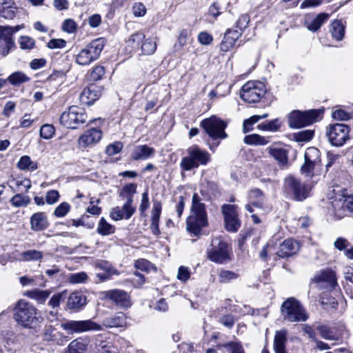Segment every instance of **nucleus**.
<instances>
[{
  "label": "nucleus",
  "mask_w": 353,
  "mask_h": 353,
  "mask_svg": "<svg viewBox=\"0 0 353 353\" xmlns=\"http://www.w3.org/2000/svg\"><path fill=\"white\" fill-rule=\"evenodd\" d=\"M208 225V214L205 205L201 199L194 193L192 199L190 214L186 220L187 230L194 236H199L203 228Z\"/></svg>",
  "instance_id": "nucleus-1"
},
{
  "label": "nucleus",
  "mask_w": 353,
  "mask_h": 353,
  "mask_svg": "<svg viewBox=\"0 0 353 353\" xmlns=\"http://www.w3.org/2000/svg\"><path fill=\"white\" fill-rule=\"evenodd\" d=\"M13 315L15 321L24 328L34 329L40 322L37 308L23 299L17 303Z\"/></svg>",
  "instance_id": "nucleus-2"
},
{
  "label": "nucleus",
  "mask_w": 353,
  "mask_h": 353,
  "mask_svg": "<svg viewBox=\"0 0 353 353\" xmlns=\"http://www.w3.org/2000/svg\"><path fill=\"white\" fill-rule=\"evenodd\" d=\"M281 313L283 319L290 323L306 321L309 314L301 303L295 298L287 299L281 306Z\"/></svg>",
  "instance_id": "nucleus-3"
},
{
  "label": "nucleus",
  "mask_w": 353,
  "mask_h": 353,
  "mask_svg": "<svg viewBox=\"0 0 353 353\" xmlns=\"http://www.w3.org/2000/svg\"><path fill=\"white\" fill-rule=\"evenodd\" d=\"M188 156L182 158L180 167L183 171L197 168L200 165H205L211 160V156L206 150L193 145L187 150Z\"/></svg>",
  "instance_id": "nucleus-4"
},
{
  "label": "nucleus",
  "mask_w": 353,
  "mask_h": 353,
  "mask_svg": "<svg viewBox=\"0 0 353 353\" xmlns=\"http://www.w3.org/2000/svg\"><path fill=\"white\" fill-rule=\"evenodd\" d=\"M231 247L221 237L214 238L207 249L208 259L218 264L228 263L231 260Z\"/></svg>",
  "instance_id": "nucleus-5"
},
{
  "label": "nucleus",
  "mask_w": 353,
  "mask_h": 353,
  "mask_svg": "<svg viewBox=\"0 0 353 353\" xmlns=\"http://www.w3.org/2000/svg\"><path fill=\"white\" fill-rule=\"evenodd\" d=\"M323 110L307 111L293 110L288 116V124L291 128H300L321 120Z\"/></svg>",
  "instance_id": "nucleus-6"
},
{
  "label": "nucleus",
  "mask_w": 353,
  "mask_h": 353,
  "mask_svg": "<svg viewBox=\"0 0 353 353\" xmlns=\"http://www.w3.org/2000/svg\"><path fill=\"white\" fill-rule=\"evenodd\" d=\"M105 46V40L99 38L93 40L90 43L81 49L76 56V62L81 65H88L99 59Z\"/></svg>",
  "instance_id": "nucleus-7"
},
{
  "label": "nucleus",
  "mask_w": 353,
  "mask_h": 353,
  "mask_svg": "<svg viewBox=\"0 0 353 353\" xmlns=\"http://www.w3.org/2000/svg\"><path fill=\"white\" fill-rule=\"evenodd\" d=\"M87 114L85 110L78 106H70L60 116V123L70 129H77L80 125L85 123Z\"/></svg>",
  "instance_id": "nucleus-8"
},
{
  "label": "nucleus",
  "mask_w": 353,
  "mask_h": 353,
  "mask_svg": "<svg viewBox=\"0 0 353 353\" xmlns=\"http://www.w3.org/2000/svg\"><path fill=\"white\" fill-rule=\"evenodd\" d=\"M283 189L286 194L298 201H302L309 196L310 188L307 184L292 175L285 178Z\"/></svg>",
  "instance_id": "nucleus-9"
},
{
  "label": "nucleus",
  "mask_w": 353,
  "mask_h": 353,
  "mask_svg": "<svg viewBox=\"0 0 353 353\" xmlns=\"http://www.w3.org/2000/svg\"><path fill=\"white\" fill-rule=\"evenodd\" d=\"M201 126L213 140L223 139L227 137L225 129L227 123L216 116H212L203 119Z\"/></svg>",
  "instance_id": "nucleus-10"
},
{
  "label": "nucleus",
  "mask_w": 353,
  "mask_h": 353,
  "mask_svg": "<svg viewBox=\"0 0 353 353\" xmlns=\"http://www.w3.org/2000/svg\"><path fill=\"white\" fill-rule=\"evenodd\" d=\"M347 212L353 213V195L340 196L331 201L329 212L336 220L344 218Z\"/></svg>",
  "instance_id": "nucleus-11"
},
{
  "label": "nucleus",
  "mask_w": 353,
  "mask_h": 353,
  "mask_svg": "<svg viewBox=\"0 0 353 353\" xmlns=\"http://www.w3.org/2000/svg\"><path fill=\"white\" fill-rule=\"evenodd\" d=\"M265 93V85L263 83L250 81L242 87L241 97L248 103H255L260 101Z\"/></svg>",
  "instance_id": "nucleus-12"
},
{
  "label": "nucleus",
  "mask_w": 353,
  "mask_h": 353,
  "mask_svg": "<svg viewBox=\"0 0 353 353\" xmlns=\"http://www.w3.org/2000/svg\"><path fill=\"white\" fill-rule=\"evenodd\" d=\"M350 128L343 123L330 125L327 128L326 136L330 143L336 147L342 146L349 139Z\"/></svg>",
  "instance_id": "nucleus-13"
},
{
  "label": "nucleus",
  "mask_w": 353,
  "mask_h": 353,
  "mask_svg": "<svg viewBox=\"0 0 353 353\" xmlns=\"http://www.w3.org/2000/svg\"><path fill=\"white\" fill-rule=\"evenodd\" d=\"M56 325L59 327H54V330L61 328L70 331H97L101 330V326L91 319L85 321H59Z\"/></svg>",
  "instance_id": "nucleus-14"
},
{
  "label": "nucleus",
  "mask_w": 353,
  "mask_h": 353,
  "mask_svg": "<svg viewBox=\"0 0 353 353\" xmlns=\"http://www.w3.org/2000/svg\"><path fill=\"white\" fill-rule=\"evenodd\" d=\"M236 205L224 204L221 211L224 215L225 228L230 232H236L241 226V221L238 218Z\"/></svg>",
  "instance_id": "nucleus-15"
},
{
  "label": "nucleus",
  "mask_w": 353,
  "mask_h": 353,
  "mask_svg": "<svg viewBox=\"0 0 353 353\" xmlns=\"http://www.w3.org/2000/svg\"><path fill=\"white\" fill-rule=\"evenodd\" d=\"M102 131L92 128L85 131L78 139L77 144L80 149L92 148L97 144L102 138Z\"/></svg>",
  "instance_id": "nucleus-16"
},
{
  "label": "nucleus",
  "mask_w": 353,
  "mask_h": 353,
  "mask_svg": "<svg viewBox=\"0 0 353 353\" xmlns=\"http://www.w3.org/2000/svg\"><path fill=\"white\" fill-rule=\"evenodd\" d=\"M313 282L319 285V287L327 290L334 288L337 285L335 273L330 269H327L314 275Z\"/></svg>",
  "instance_id": "nucleus-17"
},
{
  "label": "nucleus",
  "mask_w": 353,
  "mask_h": 353,
  "mask_svg": "<svg viewBox=\"0 0 353 353\" xmlns=\"http://www.w3.org/2000/svg\"><path fill=\"white\" fill-rule=\"evenodd\" d=\"M103 294L104 299L110 300L121 307H128L131 305L130 295L124 290L114 289L105 291Z\"/></svg>",
  "instance_id": "nucleus-18"
},
{
  "label": "nucleus",
  "mask_w": 353,
  "mask_h": 353,
  "mask_svg": "<svg viewBox=\"0 0 353 353\" xmlns=\"http://www.w3.org/2000/svg\"><path fill=\"white\" fill-rule=\"evenodd\" d=\"M14 46L12 29L10 26H0V54L6 56Z\"/></svg>",
  "instance_id": "nucleus-19"
},
{
  "label": "nucleus",
  "mask_w": 353,
  "mask_h": 353,
  "mask_svg": "<svg viewBox=\"0 0 353 353\" xmlns=\"http://www.w3.org/2000/svg\"><path fill=\"white\" fill-rule=\"evenodd\" d=\"M305 163L301 167L302 173L310 174L313 171L319 158V151L315 148H309L305 152Z\"/></svg>",
  "instance_id": "nucleus-20"
},
{
  "label": "nucleus",
  "mask_w": 353,
  "mask_h": 353,
  "mask_svg": "<svg viewBox=\"0 0 353 353\" xmlns=\"http://www.w3.org/2000/svg\"><path fill=\"white\" fill-rule=\"evenodd\" d=\"M87 304V296L80 291L72 292L67 301V307L69 310L79 311L82 310Z\"/></svg>",
  "instance_id": "nucleus-21"
},
{
  "label": "nucleus",
  "mask_w": 353,
  "mask_h": 353,
  "mask_svg": "<svg viewBox=\"0 0 353 353\" xmlns=\"http://www.w3.org/2000/svg\"><path fill=\"white\" fill-rule=\"evenodd\" d=\"M136 208L132 204L124 203L122 207L117 206L112 208L110 212V216L112 219L119 221L122 219H129L135 212Z\"/></svg>",
  "instance_id": "nucleus-22"
},
{
  "label": "nucleus",
  "mask_w": 353,
  "mask_h": 353,
  "mask_svg": "<svg viewBox=\"0 0 353 353\" xmlns=\"http://www.w3.org/2000/svg\"><path fill=\"white\" fill-rule=\"evenodd\" d=\"M155 150L148 145H139L133 148L130 157L134 161H144L152 157Z\"/></svg>",
  "instance_id": "nucleus-23"
},
{
  "label": "nucleus",
  "mask_w": 353,
  "mask_h": 353,
  "mask_svg": "<svg viewBox=\"0 0 353 353\" xmlns=\"http://www.w3.org/2000/svg\"><path fill=\"white\" fill-rule=\"evenodd\" d=\"M100 95V89L94 84H90L82 91L80 100L83 103L90 105L99 98Z\"/></svg>",
  "instance_id": "nucleus-24"
},
{
  "label": "nucleus",
  "mask_w": 353,
  "mask_h": 353,
  "mask_svg": "<svg viewBox=\"0 0 353 353\" xmlns=\"http://www.w3.org/2000/svg\"><path fill=\"white\" fill-rule=\"evenodd\" d=\"M299 244L293 239L284 241L279 246L277 255L281 258H287L298 252Z\"/></svg>",
  "instance_id": "nucleus-25"
},
{
  "label": "nucleus",
  "mask_w": 353,
  "mask_h": 353,
  "mask_svg": "<svg viewBox=\"0 0 353 353\" xmlns=\"http://www.w3.org/2000/svg\"><path fill=\"white\" fill-rule=\"evenodd\" d=\"M241 36V32L237 30L228 29L224 34L223 39L220 44V49L223 52H228L232 49L238 39Z\"/></svg>",
  "instance_id": "nucleus-26"
},
{
  "label": "nucleus",
  "mask_w": 353,
  "mask_h": 353,
  "mask_svg": "<svg viewBox=\"0 0 353 353\" xmlns=\"http://www.w3.org/2000/svg\"><path fill=\"white\" fill-rule=\"evenodd\" d=\"M162 205L161 201H153L152 209L151 211V225L150 229L153 234L159 236L161 233L159 225L160 216L161 214Z\"/></svg>",
  "instance_id": "nucleus-27"
},
{
  "label": "nucleus",
  "mask_w": 353,
  "mask_h": 353,
  "mask_svg": "<svg viewBox=\"0 0 353 353\" xmlns=\"http://www.w3.org/2000/svg\"><path fill=\"white\" fill-rule=\"evenodd\" d=\"M18 11L12 0H0V17L5 19H13Z\"/></svg>",
  "instance_id": "nucleus-28"
},
{
  "label": "nucleus",
  "mask_w": 353,
  "mask_h": 353,
  "mask_svg": "<svg viewBox=\"0 0 353 353\" xmlns=\"http://www.w3.org/2000/svg\"><path fill=\"white\" fill-rule=\"evenodd\" d=\"M49 225L47 216L44 212L34 213L30 218L31 229L34 231L46 230Z\"/></svg>",
  "instance_id": "nucleus-29"
},
{
  "label": "nucleus",
  "mask_w": 353,
  "mask_h": 353,
  "mask_svg": "<svg viewBox=\"0 0 353 353\" xmlns=\"http://www.w3.org/2000/svg\"><path fill=\"white\" fill-rule=\"evenodd\" d=\"M269 154L280 165H285L288 163L287 151L275 145H271L267 148Z\"/></svg>",
  "instance_id": "nucleus-30"
},
{
  "label": "nucleus",
  "mask_w": 353,
  "mask_h": 353,
  "mask_svg": "<svg viewBox=\"0 0 353 353\" xmlns=\"http://www.w3.org/2000/svg\"><path fill=\"white\" fill-rule=\"evenodd\" d=\"M50 294L51 292L48 290H41L39 289H34L26 291V292H24V296L35 300L38 303L43 304L50 296Z\"/></svg>",
  "instance_id": "nucleus-31"
},
{
  "label": "nucleus",
  "mask_w": 353,
  "mask_h": 353,
  "mask_svg": "<svg viewBox=\"0 0 353 353\" xmlns=\"http://www.w3.org/2000/svg\"><path fill=\"white\" fill-rule=\"evenodd\" d=\"M329 14L325 13L319 14L312 21L307 20L305 22L307 29L311 32H316L321 26L328 20Z\"/></svg>",
  "instance_id": "nucleus-32"
},
{
  "label": "nucleus",
  "mask_w": 353,
  "mask_h": 353,
  "mask_svg": "<svg viewBox=\"0 0 353 353\" xmlns=\"http://www.w3.org/2000/svg\"><path fill=\"white\" fill-rule=\"evenodd\" d=\"M104 325L107 327H122L126 325V316L123 313H118L115 316L104 320Z\"/></svg>",
  "instance_id": "nucleus-33"
},
{
  "label": "nucleus",
  "mask_w": 353,
  "mask_h": 353,
  "mask_svg": "<svg viewBox=\"0 0 353 353\" xmlns=\"http://www.w3.org/2000/svg\"><path fill=\"white\" fill-rule=\"evenodd\" d=\"M137 188L136 183H129L124 185L119 191V197L125 199V203L132 204L133 196L137 192Z\"/></svg>",
  "instance_id": "nucleus-34"
},
{
  "label": "nucleus",
  "mask_w": 353,
  "mask_h": 353,
  "mask_svg": "<svg viewBox=\"0 0 353 353\" xmlns=\"http://www.w3.org/2000/svg\"><path fill=\"white\" fill-rule=\"evenodd\" d=\"M330 32L333 39L341 41L345 34V26L340 20H334L331 24Z\"/></svg>",
  "instance_id": "nucleus-35"
},
{
  "label": "nucleus",
  "mask_w": 353,
  "mask_h": 353,
  "mask_svg": "<svg viewBox=\"0 0 353 353\" xmlns=\"http://www.w3.org/2000/svg\"><path fill=\"white\" fill-rule=\"evenodd\" d=\"M243 141L248 145H265L270 142L269 137H262L258 134L247 135Z\"/></svg>",
  "instance_id": "nucleus-36"
},
{
  "label": "nucleus",
  "mask_w": 353,
  "mask_h": 353,
  "mask_svg": "<svg viewBox=\"0 0 353 353\" xmlns=\"http://www.w3.org/2000/svg\"><path fill=\"white\" fill-rule=\"evenodd\" d=\"M249 201L254 207L262 208L263 206V194L259 189H254L250 191L248 194Z\"/></svg>",
  "instance_id": "nucleus-37"
},
{
  "label": "nucleus",
  "mask_w": 353,
  "mask_h": 353,
  "mask_svg": "<svg viewBox=\"0 0 353 353\" xmlns=\"http://www.w3.org/2000/svg\"><path fill=\"white\" fill-rule=\"evenodd\" d=\"M286 336L285 332H276L274 340L275 353H285Z\"/></svg>",
  "instance_id": "nucleus-38"
},
{
  "label": "nucleus",
  "mask_w": 353,
  "mask_h": 353,
  "mask_svg": "<svg viewBox=\"0 0 353 353\" xmlns=\"http://www.w3.org/2000/svg\"><path fill=\"white\" fill-rule=\"evenodd\" d=\"M30 198L23 194H16L10 199V203L15 208L26 207L30 203Z\"/></svg>",
  "instance_id": "nucleus-39"
},
{
  "label": "nucleus",
  "mask_w": 353,
  "mask_h": 353,
  "mask_svg": "<svg viewBox=\"0 0 353 353\" xmlns=\"http://www.w3.org/2000/svg\"><path fill=\"white\" fill-rule=\"evenodd\" d=\"M97 232L102 236H107L114 232V227L108 223L105 218H101L97 229Z\"/></svg>",
  "instance_id": "nucleus-40"
},
{
  "label": "nucleus",
  "mask_w": 353,
  "mask_h": 353,
  "mask_svg": "<svg viewBox=\"0 0 353 353\" xmlns=\"http://www.w3.org/2000/svg\"><path fill=\"white\" fill-rule=\"evenodd\" d=\"M268 114L267 113L263 114L262 115H253L250 117L249 119L244 120L243 123V132L246 134L248 132L252 130V125L259 121L262 119H265L268 117Z\"/></svg>",
  "instance_id": "nucleus-41"
},
{
  "label": "nucleus",
  "mask_w": 353,
  "mask_h": 353,
  "mask_svg": "<svg viewBox=\"0 0 353 353\" xmlns=\"http://www.w3.org/2000/svg\"><path fill=\"white\" fill-rule=\"evenodd\" d=\"M268 114L267 113L263 114L262 115H253L250 117L249 119L244 120L243 123V132L246 134L248 132L252 130V125L259 121L262 119H265L268 117Z\"/></svg>",
  "instance_id": "nucleus-42"
},
{
  "label": "nucleus",
  "mask_w": 353,
  "mask_h": 353,
  "mask_svg": "<svg viewBox=\"0 0 353 353\" xmlns=\"http://www.w3.org/2000/svg\"><path fill=\"white\" fill-rule=\"evenodd\" d=\"M268 114L267 113L263 114L262 115H253L250 117L249 119L244 120L243 123V132L246 134L248 132L252 130V125L259 121L262 119H265L268 117Z\"/></svg>",
  "instance_id": "nucleus-43"
},
{
  "label": "nucleus",
  "mask_w": 353,
  "mask_h": 353,
  "mask_svg": "<svg viewBox=\"0 0 353 353\" xmlns=\"http://www.w3.org/2000/svg\"><path fill=\"white\" fill-rule=\"evenodd\" d=\"M87 343L82 339L72 341L68 348L67 353H83L86 349Z\"/></svg>",
  "instance_id": "nucleus-44"
},
{
  "label": "nucleus",
  "mask_w": 353,
  "mask_h": 353,
  "mask_svg": "<svg viewBox=\"0 0 353 353\" xmlns=\"http://www.w3.org/2000/svg\"><path fill=\"white\" fill-rule=\"evenodd\" d=\"M8 81L12 85L17 86L29 81L30 78L22 72H15L8 77Z\"/></svg>",
  "instance_id": "nucleus-45"
},
{
  "label": "nucleus",
  "mask_w": 353,
  "mask_h": 353,
  "mask_svg": "<svg viewBox=\"0 0 353 353\" xmlns=\"http://www.w3.org/2000/svg\"><path fill=\"white\" fill-rule=\"evenodd\" d=\"M141 49L143 54L151 55L154 54L157 49L156 39L152 38L146 39L144 42L143 41Z\"/></svg>",
  "instance_id": "nucleus-46"
},
{
  "label": "nucleus",
  "mask_w": 353,
  "mask_h": 353,
  "mask_svg": "<svg viewBox=\"0 0 353 353\" xmlns=\"http://www.w3.org/2000/svg\"><path fill=\"white\" fill-rule=\"evenodd\" d=\"M145 34L141 32H137L132 34L127 41L128 46H131L134 49H138L141 43H143L145 39Z\"/></svg>",
  "instance_id": "nucleus-47"
},
{
  "label": "nucleus",
  "mask_w": 353,
  "mask_h": 353,
  "mask_svg": "<svg viewBox=\"0 0 353 353\" xmlns=\"http://www.w3.org/2000/svg\"><path fill=\"white\" fill-rule=\"evenodd\" d=\"M17 167L20 170H34L37 168L36 163L33 162L28 156H23L17 163Z\"/></svg>",
  "instance_id": "nucleus-48"
},
{
  "label": "nucleus",
  "mask_w": 353,
  "mask_h": 353,
  "mask_svg": "<svg viewBox=\"0 0 353 353\" xmlns=\"http://www.w3.org/2000/svg\"><path fill=\"white\" fill-rule=\"evenodd\" d=\"M97 347L99 353H118L116 347H113L110 343H105L101 339H97Z\"/></svg>",
  "instance_id": "nucleus-49"
},
{
  "label": "nucleus",
  "mask_w": 353,
  "mask_h": 353,
  "mask_svg": "<svg viewBox=\"0 0 353 353\" xmlns=\"http://www.w3.org/2000/svg\"><path fill=\"white\" fill-rule=\"evenodd\" d=\"M239 277V274L236 272L221 270L219 273V279L220 283H229L231 281L235 280Z\"/></svg>",
  "instance_id": "nucleus-50"
},
{
  "label": "nucleus",
  "mask_w": 353,
  "mask_h": 353,
  "mask_svg": "<svg viewBox=\"0 0 353 353\" xmlns=\"http://www.w3.org/2000/svg\"><path fill=\"white\" fill-rule=\"evenodd\" d=\"M14 184V187L10 186L14 192H28L31 188V182L27 179L16 180Z\"/></svg>",
  "instance_id": "nucleus-51"
},
{
  "label": "nucleus",
  "mask_w": 353,
  "mask_h": 353,
  "mask_svg": "<svg viewBox=\"0 0 353 353\" xmlns=\"http://www.w3.org/2000/svg\"><path fill=\"white\" fill-rule=\"evenodd\" d=\"M281 126L278 119L272 120L268 123H261L257 125V128L260 130L276 132Z\"/></svg>",
  "instance_id": "nucleus-52"
},
{
  "label": "nucleus",
  "mask_w": 353,
  "mask_h": 353,
  "mask_svg": "<svg viewBox=\"0 0 353 353\" xmlns=\"http://www.w3.org/2000/svg\"><path fill=\"white\" fill-rule=\"evenodd\" d=\"M88 276L84 272L70 274L68 276V281L70 283L78 284L85 283L88 281Z\"/></svg>",
  "instance_id": "nucleus-53"
},
{
  "label": "nucleus",
  "mask_w": 353,
  "mask_h": 353,
  "mask_svg": "<svg viewBox=\"0 0 353 353\" xmlns=\"http://www.w3.org/2000/svg\"><path fill=\"white\" fill-rule=\"evenodd\" d=\"M239 314L241 315H246V314H252V315H263L264 317L267 315V312L265 309L261 310H254L251 308L248 305H243L241 307L239 310Z\"/></svg>",
  "instance_id": "nucleus-54"
},
{
  "label": "nucleus",
  "mask_w": 353,
  "mask_h": 353,
  "mask_svg": "<svg viewBox=\"0 0 353 353\" xmlns=\"http://www.w3.org/2000/svg\"><path fill=\"white\" fill-rule=\"evenodd\" d=\"M97 268L104 271L106 273L118 275V271L114 268L110 263L107 261H100L97 263Z\"/></svg>",
  "instance_id": "nucleus-55"
},
{
  "label": "nucleus",
  "mask_w": 353,
  "mask_h": 353,
  "mask_svg": "<svg viewBox=\"0 0 353 353\" xmlns=\"http://www.w3.org/2000/svg\"><path fill=\"white\" fill-rule=\"evenodd\" d=\"M67 296V291L64 290L60 293L54 294L48 302V305L52 308H57L59 306L61 301Z\"/></svg>",
  "instance_id": "nucleus-56"
},
{
  "label": "nucleus",
  "mask_w": 353,
  "mask_h": 353,
  "mask_svg": "<svg viewBox=\"0 0 353 353\" xmlns=\"http://www.w3.org/2000/svg\"><path fill=\"white\" fill-rule=\"evenodd\" d=\"M149 207L150 201L148 197V191L147 190L141 194V201L139 208L141 216H146L145 212L149 208Z\"/></svg>",
  "instance_id": "nucleus-57"
},
{
  "label": "nucleus",
  "mask_w": 353,
  "mask_h": 353,
  "mask_svg": "<svg viewBox=\"0 0 353 353\" xmlns=\"http://www.w3.org/2000/svg\"><path fill=\"white\" fill-rule=\"evenodd\" d=\"M54 128L50 124H44L40 128V136L45 139H51L54 134Z\"/></svg>",
  "instance_id": "nucleus-58"
},
{
  "label": "nucleus",
  "mask_w": 353,
  "mask_h": 353,
  "mask_svg": "<svg viewBox=\"0 0 353 353\" xmlns=\"http://www.w3.org/2000/svg\"><path fill=\"white\" fill-rule=\"evenodd\" d=\"M314 134V132L310 130H302L295 134L296 141L306 142L310 141Z\"/></svg>",
  "instance_id": "nucleus-59"
},
{
  "label": "nucleus",
  "mask_w": 353,
  "mask_h": 353,
  "mask_svg": "<svg viewBox=\"0 0 353 353\" xmlns=\"http://www.w3.org/2000/svg\"><path fill=\"white\" fill-rule=\"evenodd\" d=\"M123 148V144L120 141H116L109 144L105 149V153L108 156H113L119 153Z\"/></svg>",
  "instance_id": "nucleus-60"
},
{
  "label": "nucleus",
  "mask_w": 353,
  "mask_h": 353,
  "mask_svg": "<svg viewBox=\"0 0 353 353\" xmlns=\"http://www.w3.org/2000/svg\"><path fill=\"white\" fill-rule=\"evenodd\" d=\"M20 48L23 50H31L34 48L35 42L34 40L27 36H22L19 41Z\"/></svg>",
  "instance_id": "nucleus-61"
},
{
  "label": "nucleus",
  "mask_w": 353,
  "mask_h": 353,
  "mask_svg": "<svg viewBox=\"0 0 353 353\" xmlns=\"http://www.w3.org/2000/svg\"><path fill=\"white\" fill-rule=\"evenodd\" d=\"M105 74V68L102 65L95 66L90 74V79L91 81H99L102 79Z\"/></svg>",
  "instance_id": "nucleus-62"
},
{
  "label": "nucleus",
  "mask_w": 353,
  "mask_h": 353,
  "mask_svg": "<svg viewBox=\"0 0 353 353\" xmlns=\"http://www.w3.org/2000/svg\"><path fill=\"white\" fill-rule=\"evenodd\" d=\"M70 210V205L69 203L63 202L55 208L54 215L57 217H63L68 213Z\"/></svg>",
  "instance_id": "nucleus-63"
},
{
  "label": "nucleus",
  "mask_w": 353,
  "mask_h": 353,
  "mask_svg": "<svg viewBox=\"0 0 353 353\" xmlns=\"http://www.w3.org/2000/svg\"><path fill=\"white\" fill-rule=\"evenodd\" d=\"M62 30L68 33H74L77 30V24L73 19H67L62 23Z\"/></svg>",
  "instance_id": "nucleus-64"
}]
</instances>
